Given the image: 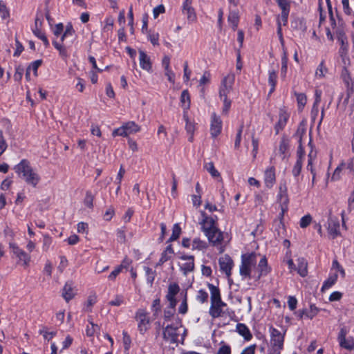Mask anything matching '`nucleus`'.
<instances>
[{"label":"nucleus","mask_w":354,"mask_h":354,"mask_svg":"<svg viewBox=\"0 0 354 354\" xmlns=\"http://www.w3.org/2000/svg\"><path fill=\"white\" fill-rule=\"evenodd\" d=\"M218 263L220 270L229 279L232 274V269L234 266L233 260L228 255H224L219 258Z\"/></svg>","instance_id":"9b49d317"},{"label":"nucleus","mask_w":354,"mask_h":354,"mask_svg":"<svg viewBox=\"0 0 354 354\" xmlns=\"http://www.w3.org/2000/svg\"><path fill=\"white\" fill-rule=\"evenodd\" d=\"M327 230L332 239L338 236L339 232V223L337 219L330 218L327 223Z\"/></svg>","instance_id":"f3484780"},{"label":"nucleus","mask_w":354,"mask_h":354,"mask_svg":"<svg viewBox=\"0 0 354 354\" xmlns=\"http://www.w3.org/2000/svg\"><path fill=\"white\" fill-rule=\"evenodd\" d=\"M148 39L153 45L159 44V34L158 32H149L148 34Z\"/></svg>","instance_id":"e2e57ef3"},{"label":"nucleus","mask_w":354,"mask_h":354,"mask_svg":"<svg viewBox=\"0 0 354 354\" xmlns=\"http://www.w3.org/2000/svg\"><path fill=\"white\" fill-rule=\"evenodd\" d=\"M220 99L223 103V105L222 107V113L223 115H227V113L230 111V109L231 107L232 102L229 99V97H223V98H220Z\"/></svg>","instance_id":"3c124183"},{"label":"nucleus","mask_w":354,"mask_h":354,"mask_svg":"<svg viewBox=\"0 0 354 354\" xmlns=\"http://www.w3.org/2000/svg\"><path fill=\"white\" fill-rule=\"evenodd\" d=\"M32 32L36 37H37L39 39H41L43 41L46 47L49 46V41L47 37L39 28H35L32 30Z\"/></svg>","instance_id":"37998d69"},{"label":"nucleus","mask_w":354,"mask_h":354,"mask_svg":"<svg viewBox=\"0 0 354 354\" xmlns=\"http://www.w3.org/2000/svg\"><path fill=\"white\" fill-rule=\"evenodd\" d=\"M290 10H281V15H279L277 19V24L281 21V26H286L288 23V18L289 15Z\"/></svg>","instance_id":"09e8293b"},{"label":"nucleus","mask_w":354,"mask_h":354,"mask_svg":"<svg viewBox=\"0 0 354 354\" xmlns=\"http://www.w3.org/2000/svg\"><path fill=\"white\" fill-rule=\"evenodd\" d=\"M321 99H322V91L316 90L315 91V102H314V104H313V106L312 108V111H311L312 118L314 120H315L316 117L318 115V113H319L318 106L321 102Z\"/></svg>","instance_id":"bb28decb"},{"label":"nucleus","mask_w":354,"mask_h":354,"mask_svg":"<svg viewBox=\"0 0 354 354\" xmlns=\"http://www.w3.org/2000/svg\"><path fill=\"white\" fill-rule=\"evenodd\" d=\"M312 216L310 214H306L301 218L299 225L301 228L307 227L312 222Z\"/></svg>","instance_id":"5fc2aeb1"},{"label":"nucleus","mask_w":354,"mask_h":354,"mask_svg":"<svg viewBox=\"0 0 354 354\" xmlns=\"http://www.w3.org/2000/svg\"><path fill=\"white\" fill-rule=\"evenodd\" d=\"M228 21L232 28L235 30L237 28L239 21V13L236 11H231L228 16Z\"/></svg>","instance_id":"72a5a7b5"},{"label":"nucleus","mask_w":354,"mask_h":354,"mask_svg":"<svg viewBox=\"0 0 354 354\" xmlns=\"http://www.w3.org/2000/svg\"><path fill=\"white\" fill-rule=\"evenodd\" d=\"M42 61L41 59H37L32 63L28 66L27 69L30 71H33L35 76L37 75V69L41 65Z\"/></svg>","instance_id":"864d4df0"},{"label":"nucleus","mask_w":354,"mask_h":354,"mask_svg":"<svg viewBox=\"0 0 354 354\" xmlns=\"http://www.w3.org/2000/svg\"><path fill=\"white\" fill-rule=\"evenodd\" d=\"M208 288L211 294V302L222 301L219 289L215 286L209 283Z\"/></svg>","instance_id":"7c9ffc66"},{"label":"nucleus","mask_w":354,"mask_h":354,"mask_svg":"<svg viewBox=\"0 0 354 354\" xmlns=\"http://www.w3.org/2000/svg\"><path fill=\"white\" fill-rule=\"evenodd\" d=\"M205 236L213 245L221 244L223 240V234L218 227L210 231Z\"/></svg>","instance_id":"dca6fc26"},{"label":"nucleus","mask_w":354,"mask_h":354,"mask_svg":"<svg viewBox=\"0 0 354 354\" xmlns=\"http://www.w3.org/2000/svg\"><path fill=\"white\" fill-rule=\"evenodd\" d=\"M93 199L94 197L91 192H86V196L84 200V203L85 206L88 208H92L93 206Z\"/></svg>","instance_id":"6e6d98bb"},{"label":"nucleus","mask_w":354,"mask_h":354,"mask_svg":"<svg viewBox=\"0 0 354 354\" xmlns=\"http://www.w3.org/2000/svg\"><path fill=\"white\" fill-rule=\"evenodd\" d=\"M124 125L128 136L132 133H137L140 130V127L138 124H136L134 122H128L125 123Z\"/></svg>","instance_id":"58836bf2"},{"label":"nucleus","mask_w":354,"mask_h":354,"mask_svg":"<svg viewBox=\"0 0 354 354\" xmlns=\"http://www.w3.org/2000/svg\"><path fill=\"white\" fill-rule=\"evenodd\" d=\"M174 254V250L171 245H168L166 249L162 252L161 257L156 264V266H161L165 262L169 260Z\"/></svg>","instance_id":"393cba45"},{"label":"nucleus","mask_w":354,"mask_h":354,"mask_svg":"<svg viewBox=\"0 0 354 354\" xmlns=\"http://www.w3.org/2000/svg\"><path fill=\"white\" fill-rule=\"evenodd\" d=\"M225 305L222 301L211 302V306L209 310L210 316L213 318L219 317L223 313V308Z\"/></svg>","instance_id":"aec40b11"},{"label":"nucleus","mask_w":354,"mask_h":354,"mask_svg":"<svg viewBox=\"0 0 354 354\" xmlns=\"http://www.w3.org/2000/svg\"><path fill=\"white\" fill-rule=\"evenodd\" d=\"M303 161L302 160H297L294 167L292 170V175L296 178V180L298 183V176L301 173L302 168Z\"/></svg>","instance_id":"de8ad7c7"},{"label":"nucleus","mask_w":354,"mask_h":354,"mask_svg":"<svg viewBox=\"0 0 354 354\" xmlns=\"http://www.w3.org/2000/svg\"><path fill=\"white\" fill-rule=\"evenodd\" d=\"M187 335V330L183 326L180 319L175 323L167 325L163 329V338L169 343H178L184 342Z\"/></svg>","instance_id":"7ed1b4c3"},{"label":"nucleus","mask_w":354,"mask_h":354,"mask_svg":"<svg viewBox=\"0 0 354 354\" xmlns=\"http://www.w3.org/2000/svg\"><path fill=\"white\" fill-rule=\"evenodd\" d=\"M235 76L233 73H229L221 80L219 88V97H229L230 93L233 91V85Z\"/></svg>","instance_id":"423d86ee"},{"label":"nucleus","mask_w":354,"mask_h":354,"mask_svg":"<svg viewBox=\"0 0 354 354\" xmlns=\"http://www.w3.org/2000/svg\"><path fill=\"white\" fill-rule=\"evenodd\" d=\"M187 309H188V307H187V297H186V295H185L183 300L182 301L180 305L178 307V313L182 315H185L187 313Z\"/></svg>","instance_id":"0e129e2a"},{"label":"nucleus","mask_w":354,"mask_h":354,"mask_svg":"<svg viewBox=\"0 0 354 354\" xmlns=\"http://www.w3.org/2000/svg\"><path fill=\"white\" fill-rule=\"evenodd\" d=\"M276 181L275 169L274 167H269L264 172V183L267 187L271 188Z\"/></svg>","instance_id":"412c9836"},{"label":"nucleus","mask_w":354,"mask_h":354,"mask_svg":"<svg viewBox=\"0 0 354 354\" xmlns=\"http://www.w3.org/2000/svg\"><path fill=\"white\" fill-rule=\"evenodd\" d=\"M344 171H347L348 174H353L354 171V162L353 158H349L345 161H342L341 163Z\"/></svg>","instance_id":"c9c22d12"},{"label":"nucleus","mask_w":354,"mask_h":354,"mask_svg":"<svg viewBox=\"0 0 354 354\" xmlns=\"http://www.w3.org/2000/svg\"><path fill=\"white\" fill-rule=\"evenodd\" d=\"M124 266L120 265L116 267L109 275L108 278L109 280L114 281L117 276L122 272Z\"/></svg>","instance_id":"052dcab7"},{"label":"nucleus","mask_w":354,"mask_h":354,"mask_svg":"<svg viewBox=\"0 0 354 354\" xmlns=\"http://www.w3.org/2000/svg\"><path fill=\"white\" fill-rule=\"evenodd\" d=\"M316 153L313 151H311L308 154V162L307 165V170L310 171L313 176H315V171L313 167V161L315 159Z\"/></svg>","instance_id":"79ce46f5"},{"label":"nucleus","mask_w":354,"mask_h":354,"mask_svg":"<svg viewBox=\"0 0 354 354\" xmlns=\"http://www.w3.org/2000/svg\"><path fill=\"white\" fill-rule=\"evenodd\" d=\"M297 272L302 277L308 274V263L303 257L297 259Z\"/></svg>","instance_id":"b1692460"},{"label":"nucleus","mask_w":354,"mask_h":354,"mask_svg":"<svg viewBox=\"0 0 354 354\" xmlns=\"http://www.w3.org/2000/svg\"><path fill=\"white\" fill-rule=\"evenodd\" d=\"M52 243V239L51 237L48 234L44 235V239H43V250L46 252L48 250L50 245Z\"/></svg>","instance_id":"680f3d73"},{"label":"nucleus","mask_w":354,"mask_h":354,"mask_svg":"<svg viewBox=\"0 0 354 354\" xmlns=\"http://www.w3.org/2000/svg\"><path fill=\"white\" fill-rule=\"evenodd\" d=\"M183 118L186 122L185 129L188 133L190 134L189 138V140L192 142L193 140V133L195 130V125L193 122H190L187 117V113L186 111L183 112Z\"/></svg>","instance_id":"c756f323"},{"label":"nucleus","mask_w":354,"mask_h":354,"mask_svg":"<svg viewBox=\"0 0 354 354\" xmlns=\"http://www.w3.org/2000/svg\"><path fill=\"white\" fill-rule=\"evenodd\" d=\"M207 246L205 241L196 238L192 241L191 248L193 250H203L207 248Z\"/></svg>","instance_id":"f704fd0d"},{"label":"nucleus","mask_w":354,"mask_h":354,"mask_svg":"<svg viewBox=\"0 0 354 354\" xmlns=\"http://www.w3.org/2000/svg\"><path fill=\"white\" fill-rule=\"evenodd\" d=\"M15 170L19 178L33 187H37L41 180L39 174L31 167L30 162L26 159L21 160L15 167Z\"/></svg>","instance_id":"f03ea898"},{"label":"nucleus","mask_w":354,"mask_h":354,"mask_svg":"<svg viewBox=\"0 0 354 354\" xmlns=\"http://www.w3.org/2000/svg\"><path fill=\"white\" fill-rule=\"evenodd\" d=\"M100 330L98 325L95 324L93 322L89 321V325L87 326L86 333L88 336H93Z\"/></svg>","instance_id":"8fccbe9b"},{"label":"nucleus","mask_w":354,"mask_h":354,"mask_svg":"<svg viewBox=\"0 0 354 354\" xmlns=\"http://www.w3.org/2000/svg\"><path fill=\"white\" fill-rule=\"evenodd\" d=\"M53 45L59 51V54L62 59H66L68 57L69 55L67 53L66 48L62 44H59L56 41H53Z\"/></svg>","instance_id":"e433bc0d"},{"label":"nucleus","mask_w":354,"mask_h":354,"mask_svg":"<svg viewBox=\"0 0 354 354\" xmlns=\"http://www.w3.org/2000/svg\"><path fill=\"white\" fill-rule=\"evenodd\" d=\"M344 171L342 167H341V165L339 164L336 169H335L331 179L332 180L336 181L339 180L342 178V171Z\"/></svg>","instance_id":"13d9d810"},{"label":"nucleus","mask_w":354,"mask_h":354,"mask_svg":"<svg viewBox=\"0 0 354 354\" xmlns=\"http://www.w3.org/2000/svg\"><path fill=\"white\" fill-rule=\"evenodd\" d=\"M180 288L176 283H171L168 287L166 297L169 302V306L174 308L176 305V295L178 293Z\"/></svg>","instance_id":"2eb2a0df"},{"label":"nucleus","mask_w":354,"mask_h":354,"mask_svg":"<svg viewBox=\"0 0 354 354\" xmlns=\"http://www.w3.org/2000/svg\"><path fill=\"white\" fill-rule=\"evenodd\" d=\"M347 104L351 103V106H354V91L353 89H349L347 92V97L344 101Z\"/></svg>","instance_id":"69168bd1"},{"label":"nucleus","mask_w":354,"mask_h":354,"mask_svg":"<svg viewBox=\"0 0 354 354\" xmlns=\"http://www.w3.org/2000/svg\"><path fill=\"white\" fill-rule=\"evenodd\" d=\"M288 71V55L287 51L284 50L281 57V76L282 78H285Z\"/></svg>","instance_id":"4c0bfd02"},{"label":"nucleus","mask_w":354,"mask_h":354,"mask_svg":"<svg viewBox=\"0 0 354 354\" xmlns=\"http://www.w3.org/2000/svg\"><path fill=\"white\" fill-rule=\"evenodd\" d=\"M258 254L247 253L242 254L239 266V274L243 279H254L258 281L263 276H266L270 271L267 259L262 257L257 263Z\"/></svg>","instance_id":"f257e3e1"},{"label":"nucleus","mask_w":354,"mask_h":354,"mask_svg":"<svg viewBox=\"0 0 354 354\" xmlns=\"http://www.w3.org/2000/svg\"><path fill=\"white\" fill-rule=\"evenodd\" d=\"M270 348L272 354H281L283 349L286 331L279 330L273 326L269 327Z\"/></svg>","instance_id":"20e7f679"},{"label":"nucleus","mask_w":354,"mask_h":354,"mask_svg":"<svg viewBox=\"0 0 354 354\" xmlns=\"http://www.w3.org/2000/svg\"><path fill=\"white\" fill-rule=\"evenodd\" d=\"M236 331L242 336L245 341H250L252 338V335L248 327L242 323H239L236 326Z\"/></svg>","instance_id":"5701e85b"},{"label":"nucleus","mask_w":354,"mask_h":354,"mask_svg":"<svg viewBox=\"0 0 354 354\" xmlns=\"http://www.w3.org/2000/svg\"><path fill=\"white\" fill-rule=\"evenodd\" d=\"M112 135L113 137H115V136L127 137V136H128L127 132L126 131V129H125L124 124L122 127L114 129L112 132Z\"/></svg>","instance_id":"4d7b16f0"},{"label":"nucleus","mask_w":354,"mask_h":354,"mask_svg":"<svg viewBox=\"0 0 354 354\" xmlns=\"http://www.w3.org/2000/svg\"><path fill=\"white\" fill-rule=\"evenodd\" d=\"M328 73V68L325 66L324 62H322L319 66H317L315 76L317 79H322L325 77L326 73Z\"/></svg>","instance_id":"473e14b6"},{"label":"nucleus","mask_w":354,"mask_h":354,"mask_svg":"<svg viewBox=\"0 0 354 354\" xmlns=\"http://www.w3.org/2000/svg\"><path fill=\"white\" fill-rule=\"evenodd\" d=\"M208 298V293L203 290H200L198 291L197 295H196V299L201 302V303H205L207 301Z\"/></svg>","instance_id":"bf43d9fd"},{"label":"nucleus","mask_w":354,"mask_h":354,"mask_svg":"<svg viewBox=\"0 0 354 354\" xmlns=\"http://www.w3.org/2000/svg\"><path fill=\"white\" fill-rule=\"evenodd\" d=\"M139 64L140 66L147 72H151L152 69V64L149 56L142 50H139Z\"/></svg>","instance_id":"6ab92c4d"},{"label":"nucleus","mask_w":354,"mask_h":354,"mask_svg":"<svg viewBox=\"0 0 354 354\" xmlns=\"http://www.w3.org/2000/svg\"><path fill=\"white\" fill-rule=\"evenodd\" d=\"M181 233V228L179 225V224L176 223L173 226L172 229V234L169 239V241H174L178 239Z\"/></svg>","instance_id":"a18cd8bd"},{"label":"nucleus","mask_w":354,"mask_h":354,"mask_svg":"<svg viewBox=\"0 0 354 354\" xmlns=\"http://www.w3.org/2000/svg\"><path fill=\"white\" fill-rule=\"evenodd\" d=\"M199 224L201 225V230L205 235L217 227L216 217L214 218L212 216H209L205 212H201V219L199 221Z\"/></svg>","instance_id":"0eeeda50"},{"label":"nucleus","mask_w":354,"mask_h":354,"mask_svg":"<svg viewBox=\"0 0 354 354\" xmlns=\"http://www.w3.org/2000/svg\"><path fill=\"white\" fill-rule=\"evenodd\" d=\"M77 293V290L73 286L72 282H66L63 288L62 297L66 302L71 300Z\"/></svg>","instance_id":"4be33fe9"},{"label":"nucleus","mask_w":354,"mask_h":354,"mask_svg":"<svg viewBox=\"0 0 354 354\" xmlns=\"http://www.w3.org/2000/svg\"><path fill=\"white\" fill-rule=\"evenodd\" d=\"M346 335L347 330L345 328H342L339 332L337 340L342 348L351 351L354 349V339L351 337L346 338Z\"/></svg>","instance_id":"9d476101"},{"label":"nucleus","mask_w":354,"mask_h":354,"mask_svg":"<svg viewBox=\"0 0 354 354\" xmlns=\"http://www.w3.org/2000/svg\"><path fill=\"white\" fill-rule=\"evenodd\" d=\"M185 262L180 265V270L185 275L187 273L192 272L194 268V261L193 256H182L180 257Z\"/></svg>","instance_id":"a211bd4d"},{"label":"nucleus","mask_w":354,"mask_h":354,"mask_svg":"<svg viewBox=\"0 0 354 354\" xmlns=\"http://www.w3.org/2000/svg\"><path fill=\"white\" fill-rule=\"evenodd\" d=\"M290 118V112L286 107L281 108L279 112V120L274 126L276 133L284 129Z\"/></svg>","instance_id":"f8f14e48"},{"label":"nucleus","mask_w":354,"mask_h":354,"mask_svg":"<svg viewBox=\"0 0 354 354\" xmlns=\"http://www.w3.org/2000/svg\"><path fill=\"white\" fill-rule=\"evenodd\" d=\"M180 103L184 111L187 113V110L190 107V97L187 90H184L181 93Z\"/></svg>","instance_id":"c85d7f7f"},{"label":"nucleus","mask_w":354,"mask_h":354,"mask_svg":"<svg viewBox=\"0 0 354 354\" xmlns=\"http://www.w3.org/2000/svg\"><path fill=\"white\" fill-rule=\"evenodd\" d=\"M124 298L121 295H117L114 299L111 300L109 304L111 306H120L124 304Z\"/></svg>","instance_id":"774afa93"},{"label":"nucleus","mask_w":354,"mask_h":354,"mask_svg":"<svg viewBox=\"0 0 354 354\" xmlns=\"http://www.w3.org/2000/svg\"><path fill=\"white\" fill-rule=\"evenodd\" d=\"M222 130V121L221 118L216 114L212 113L211 117L210 133L212 137L218 136Z\"/></svg>","instance_id":"4468645a"},{"label":"nucleus","mask_w":354,"mask_h":354,"mask_svg":"<svg viewBox=\"0 0 354 354\" xmlns=\"http://www.w3.org/2000/svg\"><path fill=\"white\" fill-rule=\"evenodd\" d=\"M9 245L12 252L18 258V263H21L24 266H28L30 262V256L21 249L16 243H10Z\"/></svg>","instance_id":"1a4fd4ad"},{"label":"nucleus","mask_w":354,"mask_h":354,"mask_svg":"<svg viewBox=\"0 0 354 354\" xmlns=\"http://www.w3.org/2000/svg\"><path fill=\"white\" fill-rule=\"evenodd\" d=\"M144 270L145 272L147 283H149L151 286L155 279L156 271L153 270L151 268L149 267H145Z\"/></svg>","instance_id":"a19ab883"},{"label":"nucleus","mask_w":354,"mask_h":354,"mask_svg":"<svg viewBox=\"0 0 354 354\" xmlns=\"http://www.w3.org/2000/svg\"><path fill=\"white\" fill-rule=\"evenodd\" d=\"M331 272H336L337 274L339 273L342 278L345 277V271L337 260L333 261Z\"/></svg>","instance_id":"49530a36"},{"label":"nucleus","mask_w":354,"mask_h":354,"mask_svg":"<svg viewBox=\"0 0 354 354\" xmlns=\"http://www.w3.org/2000/svg\"><path fill=\"white\" fill-rule=\"evenodd\" d=\"M205 169L211 174L214 178H220V173L214 167L212 162H206L204 165Z\"/></svg>","instance_id":"ea45409f"},{"label":"nucleus","mask_w":354,"mask_h":354,"mask_svg":"<svg viewBox=\"0 0 354 354\" xmlns=\"http://www.w3.org/2000/svg\"><path fill=\"white\" fill-rule=\"evenodd\" d=\"M277 201L281 208V217H283L288 209L289 198L288 195V188L286 182H281L279 187V193L277 196Z\"/></svg>","instance_id":"39448f33"},{"label":"nucleus","mask_w":354,"mask_h":354,"mask_svg":"<svg viewBox=\"0 0 354 354\" xmlns=\"http://www.w3.org/2000/svg\"><path fill=\"white\" fill-rule=\"evenodd\" d=\"M277 73L274 70H270L268 73V84L271 86L270 93H272L277 84Z\"/></svg>","instance_id":"2f4dec72"},{"label":"nucleus","mask_w":354,"mask_h":354,"mask_svg":"<svg viewBox=\"0 0 354 354\" xmlns=\"http://www.w3.org/2000/svg\"><path fill=\"white\" fill-rule=\"evenodd\" d=\"M337 278L338 274L337 272L330 271L328 279L323 283L322 289H328L332 287L336 283Z\"/></svg>","instance_id":"cd10ccee"},{"label":"nucleus","mask_w":354,"mask_h":354,"mask_svg":"<svg viewBox=\"0 0 354 354\" xmlns=\"http://www.w3.org/2000/svg\"><path fill=\"white\" fill-rule=\"evenodd\" d=\"M319 312V309L314 304H311L309 309H304L300 311V317L302 318L304 316H306V317L312 319L318 314Z\"/></svg>","instance_id":"a878e982"},{"label":"nucleus","mask_w":354,"mask_h":354,"mask_svg":"<svg viewBox=\"0 0 354 354\" xmlns=\"http://www.w3.org/2000/svg\"><path fill=\"white\" fill-rule=\"evenodd\" d=\"M136 319L138 322V327L140 333L144 334L149 328L150 319L148 317L147 313L142 309L137 311Z\"/></svg>","instance_id":"6e6552de"},{"label":"nucleus","mask_w":354,"mask_h":354,"mask_svg":"<svg viewBox=\"0 0 354 354\" xmlns=\"http://www.w3.org/2000/svg\"><path fill=\"white\" fill-rule=\"evenodd\" d=\"M192 3L193 0H184L183 3V13L187 17V21L189 23L195 22L197 19Z\"/></svg>","instance_id":"ddd939ff"},{"label":"nucleus","mask_w":354,"mask_h":354,"mask_svg":"<svg viewBox=\"0 0 354 354\" xmlns=\"http://www.w3.org/2000/svg\"><path fill=\"white\" fill-rule=\"evenodd\" d=\"M39 334L42 335L44 339L46 340H50L52 338H53L56 335L55 331H48L46 328H43L39 330Z\"/></svg>","instance_id":"603ef678"},{"label":"nucleus","mask_w":354,"mask_h":354,"mask_svg":"<svg viewBox=\"0 0 354 354\" xmlns=\"http://www.w3.org/2000/svg\"><path fill=\"white\" fill-rule=\"evenodd\" d=\"M297 97V102L298 104V108L299 110H302L307 102V97L304 93H295Z\"/></svg>","instance_id":"c03bdc74"},{"label":"nucleus","mask_w":354,"mask_h":354,"mask_svg":"<svg viewBox=\"0 0 354 354\" xmlns=\"http://www.w3.org/2000/svg\"><path fill=\"white\" fill-rule=\"evenodd\" d=\"M279 7L281 10H290V4L289 0H276Z\"/></svg>","instance_id":"338daca9"}]
</instances>
